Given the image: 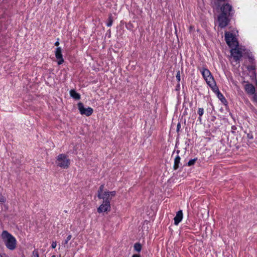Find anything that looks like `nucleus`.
I'll return each instance as SVG.
<instances>
[{
  "label": "nucleus",
  "mask_w": 257,
  "mask_h": 257,
  "mask_svg": "<svg viewBox=\"0 0 257 257\" xmlns=\"http://www.w3.org/2000/svg\"><path fill=\"white\" fill-rule=\"evenodd\" d=\"M2 238L5 240V244L8 248L14 250L16 247V240L15 238L7 231H4L2 234Z\"/></svg>",
  "instance_id": "nucleus-1"
},
{
  "label": "nucleus",
  "mask_w": 257,
  "mask_h": 257,
  "mask_svg": "<svg viewBox=\"0 0 257 257\" xmlns=\"http://www.w3.org/2000/svg\"><path fill=\"white\" fill-rule=\"evenodd\" d=\"M70 161L65 154H61L57 156L56 164L60 168L64 169L68 168L70 165Z\"/></svg>",
  "instance_id": "nucleus-2"
},
{
  "label": "nucleus",
  "mask_w": 257,
  "mask_h": 257,
  "mask_svg": "<svg viewBox=\"0 0 257 257\" xmlns=\"http://www.w3.org/2000/svg\"><path fill=\"white\" fill-rule=\"evenodd\" d=\"M221 15L232 18L234 14V10L231 5L228 3L223 4L220 7Z\"/></svg>",
  "instance_id": "nucleus-3"
},
{
  "label": "nucleus",
  "mask_w": 257,
  "mask_h": 257,
  "mask_svg": "<svg viewBox=\"0 0 257 257\" xmlns=\"http://www.w3.org/2000/svg\"><path fill=\"white\" fill-rule=\"evenodd\" d=\"M202 75L207 83L211 87L215 85V81L210 71L206 68H203L201 71Z\"/></svg>",
  "instance_id": "nucleus-4"
},
{
  "label": "nucleus",
  "mask_w": 257,
  "mask_h": 257,
  "mask_svg": "<svg viewBox=\"0 0 257 257\" xmlns=\"http://www.w3.org/2000/svg\"><path fill=\"white\" fill-rule=\"evenodd\" d=\"M234 48H231L230 53L234 60L236 62L239 61L242 57L244 49L239 47L238 44L237 46H234Z\"/></svg>",
  "instance_id": "nucleus-5"
},
{
  "label": "nucleus",
  "mask_w": 257,
  "mask_h": 257,
  "mask_svg": "<svg viewBox=\"0 0 257 257\" xmlns=\"http://www.w3.org/2000/svg\"><path fill=\"white\" fill-rule=\"evenodd\" d=\"M225 39L227 44L230 48H233L234 46H237L238 44L236 38L230 32H225Z\"/></svg>",
  "instance_id": "nucleus-6"
},
{
  "label": "nucleus",
  "mask_w": 257,
  "mask_h": 257,
  "mask_svg": "<svg viewBox=\"0 0 257 257\" xmlns=\"http://www.w3.org/2000/svg\"><path fill=\"white\" fill-rule=\"evenodd\" d=\"M231 18L220 14L217 18L218 26L220 28H224L227 26Z\"/></svg>",
  "instance_id": "nucleus-7"
},
{
  "label": "nucleus",
  "mask_w": 257,
  "mask_h": 257,
  "mask_svg": "<svg viewBox=\"0 0 257 257\" xmlns=\"http://www.w3.org/2000/svg\"><path fill=\"white\" fill-rule=\"evenodd\" d=\"M78 109L82 115H85L87 116H89L92 114L93 110L91 107H88L85 108L84 105L81 102L78 103Z\"/></svg>",
  "instance_id": "nucleus-8"
},
{
  "label": "nucleus",
  "mask_w": 257,
  "mask_h": 257,
  "mask_svg": "<svg viewBox=\"0 0 257 257\" xmlns=\"http://www.w3.org/2000/svg\"><path fill=\"white\" fill-rule=\"evenodd\" d=\"M116 195V192L115 191H105L101 195V197L98 198L100 199H103L104 202H108L110 203V200L112 199V197L115 196Z\"/></svg>",
  "instance_id": "nucleus-9"
},
{
  "label": "nucleus",
  "mask_w": 257,
  "mask_h": 257,
  "mask_svg": "<svg viewBox=\"0 0 257 257\" xmlns=\"http://www.w3.org/2000/svg\"><path fill=\"white\" fill-rule=\"evenodd\" d=\"M110 209V204L108 203L107 201H103V203L98 208L97 211L99 213L105 212L109 211Z\"/></svg>",
  "instance_id": "nucleus-10"
},
{
  "label": "nucleus",
  "mask_w": 257,
  "mask_h": 257,
  "mask_svg": "<svg viewBox=\"0 0 257 257\" xmlns=\"http://www.w3.org/2000/svg\"><path fill=\"white\" fill-rule=\"evenodd\" d=\"M55 57L58 60L57 62L58 65H61L64 62V59L62 54V49L60 47L56 48L55 51Z\"/></svg>",
  "instance_id": "nucleus-11"
},
{
  "label": "nucleus",
  "mask_w": 257,
  "mask_h": 257,
  "mask_svg": "<svg viewBox=\"0 0 257 257\" xmlns=\"http://www.w3.org/2000/svg\"><path fill=\"white\" fill-rule=\"evenodd\" d=\"M183 218V213L182 210L178 211L174 218V224L178 225Z\"/></svg>",
  "instance_id": "nucleus-12"
},
{
  "label": "nucleus",
  "mask_w": 257,
  "mask_h": 257,
  "mask_svg": "<svg viewBox=\"0 0 257 257\" xmlns=\"http://www.w3.org/2000/svg\"><path fill=\"white\" fill-rule=\"evenodd\" d=\"M245 90L246 92L249 94H253L255 92V88L251 84H247L245 85Z\"/></svg>",
  "instance_id": "nucleus-13"
},
{
  "label": "nucleus",
  "mask_w": 257,
  "mask_h": 257,
  "mask_svg": "<svg viewBox=\"0 0 257 257\" xmlns=\"http://www.w3.org/2000/svg\"><path fill=\"white\" fill-rule=\"evenodd\" d=\"M70 94L71 97L73 98L79 100L80 98V95L77 93L75 90L72 89L70 91Z\"/></svg>",
  "instance_id": "nucleus-14"
},
{
  "label": "nucleus",
  "mask_w": 257,
  "mask_h": 257,
  "mask_svg": "<svg viewBox=\"0 0 257 257\" xmlns=\"http://www.w3.org/2000/svg\"><path fill=\"white\" fill-rule=\"evenodd\" d=\"M180 157L179 156H177L174 160V169L177 170L179 168V164L180 161Z\"/></svg>",
  "instance_id": "nucleus-15"
},
{
  "label": "nucleus",
  "mask_w": 257,
  "mask_h": 257,
  "mask_svg": "<svg viewBox=\"0 0 257 257\" xmlns=\"http://www.w3.org/2000/svg\"><path fill=\"white\" fill-rule=\"evenodd\" d=\"M104 188V184H102L99 187V189L98 190V194H97L98 198L101 197V195L103 194L102 193H103V191Z\"/></svg>",
  "instance_id": "nucleus-16"
},
{
  "label": "nucleus",
  "mask_w": 257,
  "mask_h": 257,
  "mask_svg": "<svg viewBox=\"0 0 257 257\" xmlns=\"http://www.w3.org/2000/svg\"><path fill=\"white\" fill-rule=\"evenodd\" d=\"M3 189L0 187V203H4L6 202V198L4 196L2 193Z\"/></svg>",
  "instance_id": "nucleus-17"
},
{
  "label": "nucleus",
  "mask_w": 257,
  "mask_h": 257,
  "mask_svg": "<svg viewBox=\"0 0 257 257\" xmlns=\"http://www.w3.org/2000/svg\"><path fill=\"white\" fill-rule=\"evenodd\" d=\"M134 248L136 251L140 252L142 249L141 244L140 243H135L134 245Z\"/></svg>",
  "instance_id": "nucleus-18"
},
{
  "label": "nucleus",
  "mask_w": 257,
  "mask_h": 257,
  "mask_svg": "<svg viewBox=\"0 0 257 257\" xmlns=\"http://www.w3.org/2000/svg\"><path fill=\"white\" fill-rule=\"evenodd\" d=\"M113 23V19L112 17V15L110 14L109 16L108 19V23H107V27H110Z\"/></svg>",
  "instance_id": "nucleus-19"
},
{
  "label": "nucleus",
  "mask_w": 257,
  "mask_h": 257,
  "mask_svg": "<svg viewBox=\"0 0 257 257\" xmlns=\"http://www.w3.org/2000/svg\"><path fill=\"white\" fill-rule=\"evenodd\" d=\"M204 113V109L202 108H199L198 110V113L199 115V119L200 121L201 120V116Z\"/></svg>",
  "instance_id": "nucleus-20"
},
{
  "label": "nucleus",
  "mask_w": 257,
  "mask_h": 257,
  "mask_svg": "<svg viewBox=\"0 0 257 257\" xmlns=\"http://www.w3.org/2000/svg\"><path fill=\"white\" fill-rule=\"evenodd\" d=\"M197 159H191L188 162V165L189 166H192L194 164L195 162H196Z\"/></svg>",
  "instance_id": "nucleus-21"
},
{
  "label": "nucleus",
  "mask_w": 257,
  "mask_h": 257,
  "mask_svg": "<svg viewBox=\"0 0 257 257\" xmlns=\"http://www.w3.org/2000/svg\"><path fill=\"white\" fill-rule=\"evenodd\" d=\"M72 238V235L71 234L69 235L67 237V239L65 240V242H64V246H65L66 244H67L68 243V242L69 240H70Z\"/></svg>",
  "instance_id": "nucleus-22"
},
{
  "label": "nucleus",
  "mask_w": 257,
  "mask_h": 257,
  "mask_svg": "<svg viewBox=\"0 0 257 257\" xmlns=\"http://www.w3.org/2000/svg\"><path fill=\"white\" fill-rule=\"evenodd\" d=\"M180 71H178L177 73V74H176V79L177 80H178V82H179L180 81Z\"/></svg>",
  "instance_id": "nucleus-23"
},
{
  "label": "nucleus",
  "mask_w": 257,
  "mask_h": 257,
  "mask_svg": "<svg viewBox=\"0 0 257 257\" xmlns=\"http://www.w3.org/2000/svg\"><path fill=\"white\" fill-rule=\"evenodd\" d=\"M236 130V127L235 126V125H232L231 126V133L232 134H234L235 133V131Z\"/></svg>",
  "instance_id": "nucleus-24"
},
{
  "label": "nucleus",
  "mask_w": 257,
  "mask_h": 257,
  "mask_svg": "<svg viewBox=\"0 0 257 257\" xmlns=\"http://www.w3.org/2000/svg\"><path fill=\"white\" fill-rule=\"evenodd\" d=\"M56 245H57L56 241H53L52 243V245H51L52 247L53 248H55L56 247Z\"/></svg>",
  "instance_id": "nucleus-25"
},
{
  "label": "nucleus",
  "mask_w": 257,
  "mask_h": 257,
  "mask_svg": "<svg viewBox=\"0 0 257 257\" xmlns=\"http://www.w3.org/2000/svg\"><path fill=\"white\" fill-rule=\"evenodd\" d=\"M218 97H219L220 99H221V97H222L223 98H224H224L223 97V95H222L221 93H220L219 91H218Z\"/></svg>",
  "instance_id": "nucleus-26"
},
{
  "label": "nucleus",
  "mask_w": 257,
  "mask_h": 257,
  "mask_svg": "<svg viewBox=\"0 0 257 257\" xmlns=\"http://www.w3.org/2000/svg\"><path fill=\"white\" fill-rule=\"evenodd\" d=\"M33 254L34 255V257H39L38 251H34Z\"/></svg>",
  "instance_id": "nucleus-27"
},
{
  "label": "nucleus",
  "mask_w": 257,
  "mask_h": 257,
  "mask_svg": "<svg viewBox=\"0 0 257 257\" xmlns=\"http://www.w3.org/2000/svg\"><path fill=\"white\" fill-rule=\"evenodd\" d=\"M180 127H181V124H180V123H178L177 125V131H179Z\"/></svg>",
  "instance_id": "nucleus-28"
},
{
  "label": "nucleus",
  "mask_w": 257,
  "mask_h": 257,
  "mask_svg": "<svg viewBox=\"0 0 257 257\" xmlns=\"http://www.w3.org/2000/svg\"><path fill=\"white\" fill-rule=\"evenodd\" d=\"M132 257H140V255L139 254H135L132 256Z\"/></svg>",
  "instance_id": "nucleus-29"
},
{
  "label": "nucleus",
  "mask_w": 257,
  "mask_h": 257,
  "mask_svg": "<svg viewBox=\"0 0 257 257\" xmlns=\"http://www.w3.org/2000/svg\"><path fill=\"white\" fill-rule=\"evenodd\" d=\"M247 137H248V138H249V139H252V135H250L249 134H248V135H247Z\"/></svg>",
  "instance_id": "nucleus-30"
},
{
  "label": "nucleus",
  "mask_w": 257,
  "mask_h": 257,
  "mask_svg": "<svg viewBox=\"0 0 257 257\" xmlns=\"http://www.w3.org/2000/svg\"><path fill=\"white\" fill-rule=\"evenodd\" d=\"M59 45V42L58 41H57V42H55V46H58Z\"/></svg>",
  "instance_id": "nucleus-31"
},
{
  "label": "nucleus",
  "mask_w": 257,
  "mask_h": 257,
  "mask_svg": "<svg viewBox=\"0 0 257 257\" xmlns=\"http://www.w3.org/2000/svg\"><path fill=\"white\" fill-rule=\"evenodd\" d=\"M1 257H8L7 255H6V254H4V255H0Z\"/></svg>",
  "instance_id": "nucleus-32"
},
{
  "label": "nucleus",
  "mask_w": 257,
  "mask_h": 257,
  "mask_svg": "<svg viewBox=\"0 0 257 257\" xmlns=\"http://www.w3.org/2000/svg\"><path fill=\"white\" fill-rule=\"evenodd\" d=\"M180 87V84L178 83L177 86V88H176V89L178 90V89H179Z\"/></svg>",
  "instance_id": "nucleus-33"
},
{
  "label": "nucleus",
  "mask_w": 257,
  "mask_h": 257,
  "mask_svg": "<svg viewBox=\"0 0 257 257\" xmlns=\"http://www.w3.org/2000/svg\"><path fill=\"white\" fill-rule=\"evenodd\" d=\"M51 257H56L55 255H53Z\"/></svg>",
  "instance_id": "nucleus-34"
},
{
  "label": "nucleus",
  "mask_w": 257,
  "mask_h": 257,
  "mask_svg": "<svg viewBox=\"0 0 257 257\" xmlns=\"http://www.w3.org/2000/svg\"><path fill=\"white\" fill-rule=\"evenodd\" d=\"M190 29H192V27L191 26L190 27Z\"/></svg>",
  "instance_id": "nucleus-35"
}]
</instances>
